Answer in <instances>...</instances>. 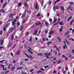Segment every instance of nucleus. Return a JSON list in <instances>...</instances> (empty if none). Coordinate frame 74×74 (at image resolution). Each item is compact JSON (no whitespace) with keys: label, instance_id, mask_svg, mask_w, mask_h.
<instances>
[{"label":"nucleus","instance_id":"obj_1","mask_svg":"<svg viewBox=\"0 0 74 74\" xmlns=\"http://www.w3.org/2000/svg\"><path fill=\"white\" fill-rule=\"evenodd\" d=\"M24 54H25L26 56H27L29 59H33V57L32 56L30 55H27V54L25 53H24Z\"/></svg>","mask_w":74,"mask_h":74},{"label":"nucleus","instance_id":"obj_2","mask_svg":"<svg viewBox=\"0 0 74 74\" xmlns=\"http://www.w3.org/2000/svg\"><path fill=\"white\" fill-rule=\"evenodd\" d=\"M27 49H28L29 51L30 52V53L31 54H33V52H31L32 51V49L30 47H28Z\"/></svg>","mask_w":74,"mask_h":74},{"label":"nucleus","instance_id":"obj_3","mask_svg":"<svg viewBox=\"0 0 74 74\" xmlns=\"http://www.w3.org/2000/svg\"><path fill=\"white\" fill-rule=\"evenodd\" d=\"M16 21H17L16 19L15 18L14 19V21L12 22V25L13 26L15 25V22H16Z\"/></svg>","mask_w":74,"mask_h":74},{"label":"nucleus","instance_id":"obj_4","mask_svg":"<svg viewBox=\"0 0 74 74\" xmlns=\"http://www.w3.org/2000/svg\"><path fill=\"white\" fill-rule=\"evenodd\" d=\"M45 54L46 55L47 58V59H48L49 58V57L48 56H49L50 55V54H51V53H46Z\"/></svg>","mask_w":74,"mask_h":74},{"label":"nucleus","instance_id":"obj_5","mask_svg":"<svg viewBox=\"0 0 74 74\" xmlns=\"http://www.w3.org/2000/svg\"><path fill=\"white\" fill-rule=\"evenodd\" d=\"M35 7L36 10H38V3H36Z\"/></svg>","mask_w":74,"mask_h":74},{"label":"nucleus","instance_id":"obj_6","mask_svg":"<svg viewBox=\"0 0 74 74\" xmlns=\"http://www.w3.org/2000/svg\"><path fill=\"white\" fill-rule=\"evenodd\" d=\"M38 32V30L37 29H36L35 30L34 32V33L33 34V35L34 36L35 35H36V34H37V32Z\"/></svg>","mask_w":74,"mask_h":74},{"label":"nucleus","instance_id":"obj_7","mask_svg":"<svg viewBox=\"0 0 74 74\" xmlns=\"http://www.w3.org/2000/svg\"><path fill=\"white\" fill-rule=\"evenodd\" d=\"M56 9L57 10H58V6H56L55 7V6H54L53 8V10L55 11L56 10Z\"/></svg>","mask_w":74,"mask_h":74},{"label":"nucleus","instance_id":"obj_8","mask_svg":"<svg viewBox=\"0 0 74 74\" xmlns=\"http://www.w3.org/2000/svg\"><path fill=\"white\" fill-rule=\"evenodd\" d=\"M53 33H54V31H51L49 33V35H51V34H53Z\"/></svg>","mask_w":74,"mask_h":74},{"label":"nucleus","instance_id":"obj_9","mask_svg":"<svg viewBox=\"0 0 74 74\" xmlns=\"http://www.w3.org/2000/svg\"><path fill=\"white\" fill-rule=\"evenodd\" d=\"M3 42H4V40H0V43H1V45H3Z\"/></svg>","mask_w":74,"mask_h":74},{"label":"nucleus","instance_id":"obj_10","mask_svg":"<svg viewBox=\"0 0 74 74\" xmlns=\"http://www.w3.org/2000/svg\"><path fill=\"white\" fill-rule=\"evenodd\" d=\"M15 27L14 26V27H12L11 28V32H12L14 30V29H15Z\"/></svg>","mask_w":74,"mask_h":74},{"label":"nucleus","instance_id":"obj_11","mask_svg":"<svg viewBox=\"0 0 74 74\" xmlns=\"http://www.w3.org/2000/svg\"><path fill=\"white\" fill-rule=\"evenodd\" d=\"M60 8L62 10L63 12L64 11V7L63 6H61L60 7Z\"/></svg>","mask_w":74,"mask_h":74},{"label":"nucleus","instance_id":"obj_12","mask_svg":"<svg viewBox=\"0 0 74 74\" xmlns=\"http://www.w3.org/2000/svg\"><path fill=\"white\" fill-rule=\"evenodd\" d=\"M23 25H22L20 28V29L21 30V31H22V30H23Z\"/></svg>","mask_w":74,"mask_h":74},{"label":"nucleus","instance_id":"obj_13","mask_svg":"<svg viewBox=\"0 0 74 74\" xmlns=\"http://www.w3.org/2000/svg\"><path fill=\"white\" fill-rule=\"evenodd\" d=\"M35 24L36 25V26H38V25H41V23H35Z\"/></svg>","mask_w":74,"mask_h":74},{"label":"nucleus","instance_id":"obj_14","mask_svg":"<svg viewBox=\"0 0 74 74\" xmlns=\"http://www.w3.org/2000/svg\"><path fill=\"white\" fill-rule=\"evenodd\" d=\"M21 53V51H18L16 53V55H19Z\"/></svg>","mask_w":74,"mask_h":74},{"label":"nucleus","instance_id":"obj_15","mask_svg":"<svg viewBox=\"0 0 74 74\" xmlns=\"http://www.w3.org/2000/svg\"><path fill=\"white\" fill-rule=\"evenodd\" d=\"M59 23L60 25H63V22H59Z\"/></svg>","mask_w":74,"mask_h":74},{"label":"nucleus","instance_id":"obj_16","mask_svg":"<svg viewBox=\"0 0 74 74\" xmlns=\"http://www.w3.org/2000/svg\"><path fill=\"white\" fill-rule=\"evenodd\" d=\"M14 15H15V14H11L10 15V17H13V16H14Z\"/></svg>","mask_w":74,"mask_h":74},{"label":"nucleus","instance_id":"obj_17","mask_svg":"<svg viewBox=\"0 0 74 74\" xmlns=\"http://www.w3.org/2000/svg\"><path fill=\"white\" fill-rule=\"evenodd\" d=\"M8 27V26H7V25L6 27H5L3 29V31L4 32V31H6V28Z\"/></svg>","mask_w":74,"mask_h":74},{"label":"nucleus","instance_id":"obj_18","mask_svg":"<svg viewBox=\"0 0 74 74\" xmlns=\"http://www.w3.org/2000/svg\"><path fill=\"white\" fill-rule=\"evenodd\" d=\"M18 6L19 7H20V6H22V4L21 3V2H20L18 3Z\"/></svg>","mask_w":74,"mask_h":74},{"label":"nucleus","instance_id":"obj_19","mask_svg":"<svg viewBox=\"0 0 74 74\" xmlns=\"http://www.w3.org/2000/svg\"><path fill=\"white\" fill-rule=\"evenodd\" d=\"M67 48V45H65L63 47V49H65V48Z\"/></svg>","mask_w":74,"mask_h":74},{"label":"nucleus","instance_id":"obj_20","mask_svg":"<svg viewBox=\"0 0 74 74\" xmlns=\"http://www.w3.org/2000/svg\"><path fill=\"white\" fill-rule=\"evenodd\" d=\"M11 43H9L8 45V48H9L10 47H11Z\"/></svg>","mask_w":74,"mask_h":74},{"label":"nucleus","instance_id":"obj_21","mask_svg":"<svg viewBox=\"0 0 74 74\" xmlns=\"http://www.w3.org/2000/svg\"><path fill=\"white\" fill-rule=\"evenodd\" d=\"M15 69V66H13L11 69V70H14Z\"/></svg>","mask_w":74,"mask_h":74},{"label":"nucleus","instance_id":"obj_22","mask_svg":"<svg viewBox=\"0 0 74 74\" xmlns=\"http://www.w3.org/2000/svg\"><path fill=\"white\" fill-rule=\"evenodd\" d=\"M62 29H63V27L61 26L59 30V32H62Z\"/></svg>","mask_w":74,"mask_h":74},{"label":"nucleus","instance_id":"obj_23","mask_svg":"<svg viewBox=\"0 0 74 74\" xmlns=\"http://www.w3.org/2000/svg\"><path fill=\"white\" fill-rule=\"evenodd\" d=\"M74 21V20H73L72 21H71L70 23V24L71 25H72V24L73 23V22Z\"/></svg>","mask_w":74,"mask_h":74},{"label":"nucleus","instance_id":"obj_24","mask_svg":"<svg viewBox=\"0 0 74 74\" xmlns=\"http://www.w3.org/2000/svg\"><path fill=\"white\" fill-rule=\"evenodd\" d=\"M1 12H2L4 13L5 12V10H1Z\"/></svg>","mask_w":74,"mask_h":74},{"label":"nucleus","instance_id":"obj_25","mask_svg":"<svg viewBox=\"0 0 74 74\" xmlns=\"http://www.w3.org/2000/svg\"><path fill=\"white\" fill-rule=\"evenodd\" d=\"M71 18H72V16H70V17H69V18H68L67 21H69V20H70V19H71Z\"/></svg>","mask_w":74,"mask_h":74},{"label":"nucleus","instance_id":"obj_26","mask_svg":"<svg viewBox=\"0 0 74 74\" xmlns=\"http://www.w3.org/2000/svg\"><path fill=\"white\" fill-rule=\"evenodd\" d=\"M32 37H30L29 38V41L30 42H32Z\"/></svg>","mask_w":74,"mask_h":74},{"label":"nucleus","instance_id":"obj_27","mask_svg":"<svg viewBox=\"0 0 74 74\" xmlns=\"http://www.w3.org/2000/svg\"><path fill=\"white\" fill-rule=\"evenodd\" d=\"M21 69H22V67H20L19 68H17V70H21Z\"/></svg>","mask_w":74,"mask_h":74},{"label":"nucleus","instance_id":"obj_28","mask_svg":"<svg viewBox=\"0 0 74 74\" xmlns=\"http://www.w3.org/2000/svg\"><path fill=\"white\" fill-rule=\"evenodd\" d=\"M11 38L12 40H14V35L12 34V35Z\"/></svg>","mask_w":74,"mask_h":74},{"label":"nucleus","instance_id":"obj_29","mask_svg":"<svg viewBox=\"0 0 74 74\" xmlns=\"http://www.w3.org/2000/svg\"><path fill=\"white\" fill-rule=\"evenodd\" d=\"M45 24L47 26L48 25V23L47 22H46L45 23Z\"/></svg>","mask_w":74,"mask_h":74},{"label":"nucleus","instance_id":"obj_30","mask_svg":"<svg viewBox=\"0 0 74 74\" xmlns=\"http://www.w3.org/2000/svg\"><path fill=\"white\" fill-rule=\"evenodd\" d=\"M26 16V14H25V13H24L23 14L22 16V17H24L25 16Z\"/></svg>","mask_w":74,"mask_h":74},{"label":"nucleus","instance_id":"obj_31","mask_svg":"<svg viewBox=\"0 0 74 74\" xmlns=\"http://www.w3.org/2000/svg\"><path fill=\"white\" fill-rule=\"evenodd\" d=\"M24 6L25 7H27V3H24Z\"/></svg>","mask_w":74,"mask_h":74},{"label":"nucleus","instance_id":"obj_32","mask_svg":"<svg viewBox=\"0 0 74 74\" xmlns=\"http://www.w3.org/2000/svg\"><path fill=\"white\" fill-rule=\"evenodd\" d=\"M11 66H12V64H9L8 66V69H10V67H11Z\"/></svg>","mask_w":74,"mask_h":74},{"label":"nucleus","instance_id":"obj_33","mask_svg":"<svg viewBox=\"0 0 74 74\" xmlns=\"http://www.w3.org/2000/svg\"><path fill=\"white\" fill-rule=\"evenodd\" d=\"M6 5H7V3H5L4 4L3 6V7L4 8L5 7V6H6Z\"/></svg>","mask_w":74,"mask_h":74},{"label":"nucleus","instance_id":"obj_34","mask_svg":"<svg viewBox=\"0 0 74 74\" xmlns=\"http://www.w3.org/2000/svg\"><path fill=\"white\" fill-rule=\"evenodd\" d=\"M66 42L67 43V45H70V43H69V42L67 40L66 41Z\"/></svg>","mask_w":74,"mask_h":74},{"label":"nucleus","instance_id":"obj_35","mask_svg":"<svg viewBox=\"0 0 74 74\" xmlns=\"http://www.w3.org/2000/svg\"><path fill=\"white\" fill-rule=\"evenodd\" d=\"M69 4H70V5H71L72 4H73V2H70L69 3Z\"/></svg>","mask_w":74,"mask_h":74},{"label":"nucleus","instance_id":"obj_36","mask_svg":"<svg viewBox=\"0 0 74 74\" xmlns=\"http://www.w3.org/2000/svg\"><path fill=\"white\" fill-rule=\"evenodd\" d=\"M37 73H42V71H38L37 72Z\"/></svg>","mask_w":74,"mask_h":74},{"label":"nucleus","instance_id":"obj_37","mask_svg":"<svg viewBox=\"0 0 74 74\" xmlns=\"http://www.w3.org/2000/svg\"><path fill=\"white\" fill-rule=\"evenodd\" d=\"M41 6H42L43 5V4H44V1H42V2H41Z\"/></svg>","mask_w":74,"mask_h":74},{"label":"nucleus","instance_id":"obj_38","mask_svg":"<svg viewBox=\"0 0 74 74\" xmlns=\"http://www.w3.org/2000/svg\"><path fill=\"white\" fill-rule=\"evenodd\" d=\"M42 55V54L41 53H39L38 54V56H41Z\"/></svg>","mask_w":74,"mask_h":74},{"label":"nucleus","instance_id":"obj_39","mask_svg":"<svg viewBox=\"0 0 74 74\" xmlns=\"http://www.w3.org/2000/svg\"><path fill=\"white\" fill-rule=\"evenodd\" d=\"M52 3V1H49V5H50V4H51V3Z\"/></svg>","mask_w":74,"mask_h":74},{"label":"nucleus","instance_id":"obj_40","mask_svg":"<svg viewBox=\"0 0 74 74\" xmlns=\"http://www.w3.org/2000/svg\"><path fill=\"white\" fill-rule=\"evenodd\" d=\"M42 40L43 41H45L46 40V39L45 38H43L42 39Z\"/></svg>","mask_w":74,"mask_h":74},{"label":"nucleus","instance_id":"obj_41","mask_svg":"<svg viewBox=\"0 0 74 74\" xmlns=\"http://www.w3.org/2000/svg\"><path fill=\"white\" fill-rule=\"evenodd\" d=\"M40 15V13H39L37 15H36V16H39Z\"/></svg>","mask_w":74,"mask_h":74},{"label":"nucleus","instance_id":"obj_42","mask_svg":"<svg viewBox=\"0 0 74 74\" xmlns=\"http://www.w3.org/2000/svg\"><path fill=\"white\" fill-rule=\"evenodd\" d=\"M49 22H52V19L49 18Z\"/></svg>","mask_w":74,"mask_h":74},{"label":"nucleus","instance_id":"obj_43","mask_svg":"<svg viewBox=\"0 0 74 74\" xmlns=\"http://www.w3.org/2000/svg\"><path fill=\"white\" fill-rule=\"evenodd\" d=\"M69 34V31H67L65 33V35H67Z\"/></svg>","mask_w":74,"mask_h":74},{"label":"nucleus","instance_id":"obj_44","mask_svg":"<svg viewBox=\"0 0 74 74\" xmlns=\"http://www.w3.org/2000/svg\"><path fill=\"white\" fill-rule=\"evenodd\" d=\"M3 34V31H1L0 32V35H2Z\"/></svg>","mask_w":74,"mask_h":74},{"label":"nucleus","instance_id":"obj_45","mask_svg":"<svg viewBox=\"0 0 74 74\" xmlns=\"http://www.w3.org/2000/svg\"><path fill=\"white\" fill-rule=\"evenodd\" d=\"M57 53H58V52L56 51H54V52L53 53H55V55H57Z\"/></svg>","mask_w":74,"mask_h":74},{"label":"nucleus","instance_id":"obj_46","mask_svg":"<svg viewBox=\"0 0 74 74\" xmlns=\"http://www.w3.org/2000/svg\"><path fill=\"white\" fill-rule=\"evenodd\" d=\"M58 40H59V41L60 42V41H61V39H60V38H59V37H58Z\"/></svg>","mask_w":74,"mask_h":74},{"label":"nucleus","instance_id":"obj_47","mask_svg":"<svg viewBox=\"0 0 74 74\" xmlns=\"http://www.w3.org/2000/svg\"><path fill=\"white\" fill-rule=\"evenodd\" d=\"M46 7V5H44V7L43 8V10H45V8Z\"/></svg>","mask_w":74,"mask_h":74},{"label":"nucleus","instance_id":"obj_48","mask_svg":"<svg viewBox=\"0 0 74 74\" xmlns=\"http://www.w3.org/2000/svg\"><path fill=\"white\" fill-rule=\"evenodd\" d=\"M61 63V61L60 60H59L58 61V64H59V63Z\"/></svg>","mask_w":74,"mask_h":74},{"label":"nucleus","instance_id":"obj_49","mask_svg":"<svg viewBox=\"0 0 74 74\" xmlns=\"http://www.w3.org/2000/svg\"><path fill=\"white\" fill-rule=\"evenodd\" d=\"M51 43H52L51 42H48V43H47V45H49V44H51Z\"/></svg>","mask_w":74,"mask_h":74},{"label":"nucleus","instance_id":"obj_50","mask_svg":"<svg viewBox=\"0 0 74 74\" xmlns=\"http://www.w3.org/2000/svg\"><path fill=\"white\" fill-rule=\"evenodd\" d=\"M17 25H18V26L20 25V23H19V22H17Z\"/></svg>","mask_w":74,"mask_h":74},{"label":"nucleus","instance_id":"obj_51","mask_svg":"<svg viewBox=\"0 0 74 74\" xmlns=\"http://www.w3.org/2000/svg\"><path fill=\"white\" fill-rule=\"evenodd\" d=\"M70 40H72L73 41H74V39L73 38H70L69 39Z\"/></svg>","mask_w":74,"mask_h":74},{"label":"nucleus","instance_id":"obj_52","mask_svg":"<svg viewBox=\"0 0 74 74\" xmlns=\"http://www.w3.org/2000/svg\"><path fill=\"white\" fill-rule=\"evenodd\" d=\"M1 67H2L3 69V68H4V66L3 65H1Z\"/></svg>","mask_w":74,"mask_h":74},{"label":"nucleus","instance_id":"obj_53","mask_svg":"<svg viewBox=\"0 0 74 74\" xmlns=\"http://www.w3.org/2000/svg\"><path fill=\"white\" fill-rule=\"evenodd\" d=\"M8 72H9V71H7L4 72V73H5L6 74H7Z\"/></svg>","mask_w":74,"mask_h":74},{"label":"nucleus","instance_id":"obj_54","mask_svg":"<svg viewBox=\"0 0 74 74\" xmlns=\"http://www.w3.org/2000/svg\"><path fill=\"white\" fill-rule=\"evenodd\" d=\"M40 33H41V31H39V32H38V34H37V35H38V34H40Z\"/></svg>","mask_w":74,"mask_h":74},{"label":"nucleus","instance_id":"obj_55","mask_svg":"<svg viewBox=\"0 0 74 74\" xmlns=\"http://www.w3.org/2000/svg\"><path fill=\"white\" fill-rule=\"evenodd\" d=\"M34 69H32L31 70H30V72H32V71H34Z\"/></svg>","mask_w":74,"mask_h":74},{"label":"nucleus","instance_id":"obj_56","mask_svg":"<svg viewBox=\"0 0 74 74\" xmlns=\"http://www.w3.org/2000/svg\"><path fill=\"white\" fill-rule=\"evenodd\" d=\"M3 61H5V60H2V61H0V63H3Z\"/></svg>","mask_w":74,"mask_h":74},{"label":"nucleus","instance_id":"obj_57","mask_svg":"<svg viewBox=\"0 0 74 74\" xmlns=\"http://www.w3.org/2000/svg\"><path fill=\"white\" fill-rule=\"evenodd\" d=\"M45 33H48V30H47V29L46 30Z\"/></svg>","mask_w":74,"mask_h":74},{"label":"nucleus","instance_id":"obj_58","mask_svg":"<svg viewBox=\"0 0 74 74\" xmlns=\"http://www.w3.org/2000/svg\"><path fill=\"white\" fill-rule=\"evenodd\" d=\"M54 22H56V20L54 18V20L53 21Z\"/></svg>","mask_w":74,"mask_h":74},{"label":"nucleus","instance_id":"obj_59","mask_svg":"<svg viewBox=\"0 0 74 74\" xmlns=\"http://www.w3.org/2000/svg\"><path fill=\"white\" fill-rule=\"evenodd\" d=\"M10 21H12V19H10L8 20V22H10Z\"/></svg>","mask_w":74,"mask_h":74},{"label":"nucleus","instance_id":"obj_60","mask_svg":"<svg viewBox=\"0 0 74 74\" xmlns=\"http://www.w3.org/2000/svg\"><path fill=\"white\" fill-rule=\"evenodd\" d=\"M10 21H12V19H10L8 20V22H10Z\"/></svg>","mask_w":74,"mask_h":74},{"label":"nucleus","instance_id":"obj_61","mask_svg":"<svg viewBox=\"0 0 74 74\" xmlns=\"http://www.w3.org/2000/svg\"><path fill=\"white\" fill-rule=\"evenodd\" d=\"M71 9V7H69L68 8V10H70Z\"/></svg>","mask_w":74,"mask_h":74},{"label":"nucleus","instance_id":"obj_62","mask_svg":"<svg viewBox=\"0 0 74 74\" xmlns=\"http://www.w3.org/2000/svg\"><path fill=\"white\" fill-rule=\"evenodd\" d=\"M65 60H68V58H67V57H65Z\"/></svg>","mask_w":74,"mask_h":74},{"label":"nucleus","instance_id":"obj_63","mask_svg":"<svg viewBox=\"0 0 74 74\" xmlns=\"http://www.w3.org/2000/svg\"><path fill=\"white\" fill-rule=\"evenodd\" d=\"M64 45H66V43L65 41H64Z\"/></svg>","mask_w":74,"mask_h":74},{"label":"nucleus","instance_id":"obj_64","mask_svg":"<svg viewBox=\"0 0 74 74\" xmlns=\"http://www.w3.org/2000/svg\"><path fill=\"white\" fill-rule=\"evenodd\" d=\"M65 69H66V70H68V67H65Z\"/></svg>","mask_w":74,"mask_h":74}]
</instances>
